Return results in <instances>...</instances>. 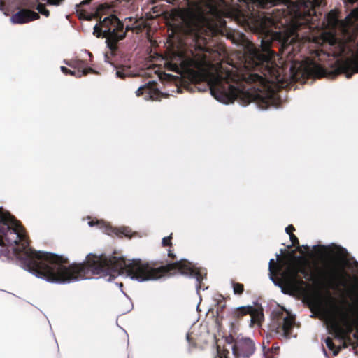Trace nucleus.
Wrapping results in <instances>:
<instances>
[{
	"label": "nucleus",
	"mask_w": 358,
	"mask_h": 358,
	"mask_svg": "<svg viewBox=\"0 0 358 358\" xmlns=\"http://www.w3.org/2000/svg\"><path fill=\"white\" fill-rule=\"evenodd\" d=\"M294 322V316L282 307H278L272 312L271 328L277 331H282L287 337Z\"/></svg>",
	"instance_id": "obj_7"
},
{
	"label": "nucleus",
	"mask_w": 358,
	"mask_h": 358,
	"mask_svg": "<svg viewBox=\"0 0 358 358\" xmlns=\"http://www.w3.org/2000/svg\"><path fill=\"white\" fill-rule=\"evenodd\" d=\"M255 350L254 341L246 337H237L232 347L233 355L236 358H248L255 352ZM214 358H227L225 352L217 347V355Z\"/></svg>",
	"instance_id": "obj_6"
},
{
	"label": "nucleus",
	"mask_w": 358,
	"mask_h": 358,
	"mask_svg": "<svg viewBox=\"0 0 358 358\" xmlns=\"http://www.w3.org/2000/svg\"><path fill=\"white\" fill-rule=\"evenodd\" d=\"M294 230V228L292 225H289L287 227H286L285 231L286 233L288 234H292V232Z\"/></svg>",
	"instance_id": "obj_28"
},
{
	"label": "nucleus",
	"mask_w": 358,
	"mask_h": 358,
	"mask_svg": "<svg viewBox=\"0 0 358 358\" xmlns=\"http://www.w3.org/2000/svg\"><path fill=\"white\" fill-rule=\"evenodd\" d=\"M268 269L270 279L284 293L298 291L304 285V282L299 276V273L306 275L305 270L290 260L283 259L275 262L271 259Z\"/></svg>",
	"instance_id": "obj_3"
},
{
	"label": "nucleus",
	"mask_w": 358,
	"mask_h": 358,
	"mask_svg": "<svg viewBox=\"0 0 358 358\" xmlns=\"http://www.w3.org/2000/svg\"><path fill=\"white\" fill-rule=\"evenodd\" d=\"M62 0H48V3L51 5L57 6L61 3Z\"/></svg>",
	"instance_id": "obj_27"
},
{
	"label": "nucleus",
	"mask_w": 358,
	"mask_h": 358,
	"mask_svg": "<svg viewBox=\"0 0 358 358\" xmlns=\"http://www.w3.org/2000/svg\"><path fill=\"white\" fill-rule=\"evenodd\" d=\"M162 244L164 246H167L171 244V236L164 237L162 239Z\"/></svg>",
	"instance_id": "obj_24"
},
{
	"label": "nucleus",
	"mask_w": 358,
	"mask_h": 358,
	"mask_svg": "<svg viewBox=\"0 0 358 358\" xmlns=\"http://www.w3.org/2000/svg\"><path fill=\"white\" fill-rule=\"evenodd\" d=\"M89 226L93 227L96 226L98 228L101 229L104 233L111 235L112 234H118L119 233L124 234L126 236H129V230L126 228H122L121 230H117L113 229L108 224L105 222L103 220H97L96 222L90 221L88 222Z\"/></svg>",
	"instance_id": "obj_13"
},
{
	"label": "nucleus",
	"mask_w": 358,
	"mask_h": 358,
	"mask_svg": "<svg viewBox=\"0 0 358 358\" xmlns=\"http://www.w3.org/2000/svg\"><path fill=\"white\" fill-rule=\"evenodd\" d=\"M123 24L116 16L111 15L101 20L99 24L94 26V34L97 36L102 35L106 38L109 48L113 50L115 48V43L122 39L125 36L123 30Z\"/></svg>",
	"instance_id": "obj_4"
},
{
	"label": "nucleus",
	"mask_w": 358,
	"mask_h": 358,
	"mask_svg": "<svg viewBox=\"0 0 358 358\" xmlns=\"http://www.w3.org/2000/svg\"><path fill=\"white\" fill-rule=\"evenodd\" d=\"M116 76L120 78L132 76L130 68L127 66H122L117 69Z\"/></svg>",
	"instance_id": "obj_18"
},
{
	"label": "nucleus",
	"mask_w": 358,
	"mask_h": 358,
	"mask_svg": "<svg viewBox=\"0 0 358 358\" xmlns=\"http://www.w3.org/2000/svg\"><path fill=\"white\" fill-rule=\"evenodd\" d=\"M357 301H358V294H357Z\"/></svg>",
	"instance_id": "obj_32"
},
{
	"label": "nucleus",
	"mask_w": 358,
	"mask_h": 358,
	"mask_svg": "<svg viewBox=\"0 0 358 358\" xmlns=\"http://www.w3.org/2000/svg\"><path fill=\"white\" fill-rule=\"evenodd\" d=\"M61 71H62L64 74H67V73H69V70L67 68L64 67V66H62V67H61Z\"/></svg>",
	"instance_id": "obj_29"
},
{
	"label": "nucleus",
	"mask_w": 358,
	"mask_h": 358,
	"mask_svg": "<svg viewBox=\"0 0 358 358\" xmlns=\"http://www.w3.org/2000/svg\"><path fill=\"white\" fill-rule=\"evenodd\" d=\"M128 20L130 22L134 20V24H126L127 30L140 29H141V24L140 22H138V20L136 18H134L133 17H129L125 18V20Z\"/></svg>",
	"instance_id": "obj_19"
},
{
	"label": "nucleus",
	"mask_w": 358,
	"mask_h": 358,
	"mask_svg": "<svg viewBox=\"0 0 358 358\" xmlns=\"http://www.w3.org/2000/svg\"><path fill=\"white\" fill-rule=\"evenodd\" d=\"M152 85L149 83L148 85L141 86L136 91V94L137 96H140L141 94H143L144 93H146L148 96H149L150 99L152 100H156L157 96L159 94V92L157 90H153L151 88V86Z\"/></svg>",
	"instance_id": "obj_14"
},
{
	"label": "nucleus",
	"mask_w": 358,
	"mask_h": 358,
	"mask_svg": "<svg viewBox=\"0 0 358 358\" xmlns=\"http://www.w3.org/2000/svg\"><path fill=\"white\" fill-rule=\"evenodd\" d=\"M249 313L251 315L250 326L254 323H259L263 320V313L261 310H255L252 306H240L236 308L234 314L239 317Z\"/></svg>",
	"instance_id": "obj_11"
},
{
	"label": "nucleus",
	"mask_w": 358,
	"mask_h": 358,
	"mask_svg": "<svg viewBox=\"0 0 358 358\" xmlns=\"http://www.w3.org/2000/svg\"><path fill=\"white\" fill-rule=\"evenodd\" d=\"M349 40L352 41L351 36H349Z\"/></svg>",
	"instance_id": "obj_31"
},
{
	"label": "nucleus",
	"mask_w": 358,
	"mask_h": 358,
	"mask_svg": "<svg viewBox=\"0 0 358 358\" xmlns=\"http://www.w3.org/2000/svg\"><path fill=\"white\" fill-rule=\"evenodd\" d=\"M350 73H347V77H348V78H349V77H350Z\"/></svg>",
	"instance_id": "obj_30"
},
{
	"label": "nucleus",
	"mask_w": 358,
	"mask_h": 358,
	"mask_svg": "<svg viewBox=\"0 0 358 358\" xmlns=\"http://www.w3.org/2000/svg\"><path fill=\"white\" fill-rule=\"evenodd\" d=\"M187 8L180 10L182 29L195 41V51L178 52L171 59L176 68L184 70L196 69L208 80L211 95L219 102L228 104L239 94L240 90L229 81V71L215 66L205 52L206 36L214 31L213 19L219 15L216 0H187Z\"/></svg>",
	"instance_id": "obj_2"
},
{
	"label": "nucleus",
	"mask_w": 358,
	"mask_h": 358,
	"mask_svg": "<svg viewBox=\"0 0 358 358\" xmlns=\"http://www.w3.org/2000/svg\"><path fill=\"white\" fill-rule=\"evenodd\" d=\"M325 343H326V345H327V347L332 350L333 348H334V344H333V342H332V340L330 338H327L325 341Z\"/></svg>",
	"instance_id": "obj_25"
},
{
	"label": "nucleus",
	"mask_w": 358,
	"mask_h": 358,
	"mask_svg": "<svg viewBox=\"0 0 358 358\" xmlns=\"http://www.w3.org/2000/svg\"><path fill=\"white\" fill-rule=\"evenodd\" d=\"M75 67L78 69H81L82 71L78 70V71L69 70V73L75 76L76 77H81L83 75H86L90 72H93L94 71L91 68H85L84 63L83 61H78L75 64Z\"/></svg>",
	"instance_id": "obj_17"
},
{
	"label": "nucleus",
	"mask_w": 358,
	"mask_h": 358,
	"mask_svg": "<svg viewBox=\"0 0 358 358\" xmlns=\"http://www.w3.org/2000/svg\"><path fill=\"white\" fill-rule=\"evenodd\" d=\"M358 21V8L351 11L345 21H339L335 10H331L324 17L323 24L329 29L340 27L343 31H348V27L355 25Z\"/></svg>",
	"instance_id": "obj_8"
},
{
	"label": "nucleus",
	"mask_w": 358,
	"mask_h": 358,
	"mask_svg": "<svg viewBox=\"0 0 358 358\" xmlns=\"http://www.w3.org/2000/svg\"><path fill=\"white\" fill-rule=\"evenodd\" d=\"M110 7L106 4H101L96 7V15L101 18V15L105 13L106 10H109Z\"/></svg>",
	"instance_id": "obj_20"
},
{
	"label": "nucleus",
	"mask_w": 358,
	"mask_h": 358,
	"mask_svg": "<svg viewBox=\"0 0 358 358\" xmlns=\"http://www.w3.org/2000/svg\"><path fill=\"white\" fill-rule=\"evenodd\" d=\"M334 279L337 281L338 285L347 287L350 280L349 275L343 269L338 271L334 274Z\"/></svg>",
	"instance_id": "obj_15"
},
{
	"label": "nucleus",
	"mask_w": 358,
	"mask_h": 358,
	"mask_svg": "<svg viewBox=\"0 0 358 358\" xmlns=\"http://www.w3.org/2000/svg\"><path fill=\"white\" fill-rule=\"evenodd\" d=\"M37 10L42 15L48 17L49 16V11L45 9V6L42 3H38L36 6Z\"/></svg>",
	"instance_id": "obj_22"
},
{
	"label": "nucleus",
	"mask_w": 358,
	"mask_h": 358,
	"mask_svg": "<svg viewBox=\"0 0 358 358\" xmlns=\"http://www.w3.org/2000/svg\"><path fill=\"white\" fill-rule=\"evenodd\" d=\"M232 287L234 294H241L244 290L243 285L240 283L233 282Z\"/></svg>",
	"instance_id": "obj_21"
},
{
	"label": "nucleus",
	"mask_w": 358,
	"mask_h": 358,
	"mask_svg": "<svg viewBox=\"0 0 358 358\" xmlns=\"http://www.w3.org/2000/svg\"><path fill=\"white\" fill-rule=\"evenodd\" d=\"M323 41L329 45V51L335 57H339L346 55L350 51L349 44L345 42L338 41L331 34H326L323 37Z\"/></svg>",
	"instance_id": "obj_9"
},
{
	"label": "nucleus",
	"mask_w": 358,
	"mask_h": 358,
	"mask_svg": "<svg viewBox=\"0 0 358 358\" xmlns=\"http://www.w3.org/2000/svg\"><path fill=\"white\" fill-rule=\"evenodd\" d=\"M39 15L30 10H22L12 15L10 20L13 24H24L38 19Z\"/></svg>",
	"instance_id": "obj_10"
},
{
	"label": "nucleus",
	"mask_w": 358,
	"mask_h": 358,
	"mask_svg": "<svg viewBox=\"0 0 358 358\" xmlns=\"http://www.w3.org/2000/svg\"><path fill=\"white\" fill-rule=\"evenodd\" d=\"M0 256L15 259L20 266L38 278L52 283H67L89 278L87 275H120L142 282L152 280V266L140 259L125 260L106 255L89 254L81 264L68 265L66 259L53 253L35 251L29 243L21 224L8 211L0 208Z\"/></svg>",
	"instance_id": "obj_1"
},
{
	"label": "nucleus",
	"mask_w": 358,
	"mask_h": 358,
	"mask_svg": "<svg viewBox=\"0 0 358 358\" xmlns=\"http://www.w3.org/2000/svg\"><path fill=\"white\" fill-rule=\"evenodd\" d=\"M124 302L127 305V307L124 310H123V311L129 312L132 308V304L131 303V301L129 299H126Z\"/></svg>",
	"instance_id": "obj_23"
},
{
	"label": "nucleus",
	"mask_w": 358,
	"mask_h": 358,
	"mask_svg": "<svg viewBox=\"0 0 358 358\" xmlns=\"http://www.w3.org/2000/svg\"><path fill=\"white\" fill-rule=\"evenodd\" d=\"M321 310L326 320L338 335L341 336L345 333L341 323L345 327L348 332L352 331L353 324L349 321L347 314L341 312L333 301H329L328 304L322 306Z\"/></svg>",
	"instance_id": "obj_5"
},
{
	"label": "nucleus",
	"mask_w": 358,
	"mask_h": 358,
	"mask_svg": "<svg viewBox=\"0 0 358 358\" xmlns=\"http://www.w3.org/2000/svg\"><path fill=\"white\" fill-rule=\"evenodd\" d=\"M289 236L292 245H295L298 242L297 238L293 234H290Z\"/></svg>",
	"instance_id": "obj_26"
},
{
	"label": "nucleus",
	"mask_w": 358,
	"mask_h": 358,
	"mask_svg": "<svg viewBox=\"0 0 358 358\" xmlns=\"http://www.w3.org/2000/svg\"><path fill=\"white\" fill-rule=\"evenodd\" d=\"M280 98L274 92H268L265 96H262L259 102V107L266 110L270 107L277 108L279 106Z\"/></svg>",
	"instance_id": "obj_12"
},
{
	"label": "nucleus",
	"mask_w": 358,
	"mask_h": 358,
	"mask_svg": "<svg viewBox=\"0 0 358 358\" xmlns=\"http://www.w3.org/2000/svg\"><path fill=\"white\" fill-rule=\"evenodd\" d=\"M305 71L308 75L321 76L323 75L322 67L315 62H310L305 67Z\"/></svg>",
	"instance_id": "obj_16"
}]
</instances>
